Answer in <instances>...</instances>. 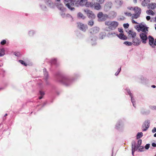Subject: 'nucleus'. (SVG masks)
Returning <instances> with one entry per match:
<instances>
[{
	"label": "nucleus",
	"instance_id": "39",
	"mask_svg": "<svg viewBox=\"0 0 156 156\" xmlns=\"http://www.w3.org/2000/svg\"><path fill=\"white\" fill-rule=\"evenodd\" d=\"M124 14L126 16H132V14L130 12H124Z\"/></svg>",
	"mask_w": 156,
	"mask_h": 156
},
{
	"label": "nucleus",
	"instance_id": "14",
	"mask_svg": "<svg viewBox=\"0 0 156 156\" xmlns=\"http://www.w3.org/2000/svg\"><path fill=\"white\" fill-rule=\"evenodd\" d=\"M112 6V3L111 2L107 3L105 5L104 8L106 11H108L110 10Z\"/></svg>",
	"mask_w": 156,
	"mask_h": 156
},
{
	"label": "nucleus",
	"instance_id": "3",
	"mask_svg": "<svg viewBox=\"0 0 156 156\" xmlns=\"http://www.w3.org/2000/svg\"><path fill=\"white\" fill-rule=\"evenodd\" d=\"M97 17L100 21H104L108 18V16L106 14H103L101 12H99L97 15Z\"/></svg>",
	"mask_w": 156,
	"mask_h": 156
},
{
	"label": "nucleus",
	"instance_id": "43",
	"mask_svg": "<svg viewBox=\"0 0 156 156\" xmlns=\"http://www.w3.org/2000/svg\"><path fill=\"white\" fill-rule=\"evenodd\" d=\"M129 25L128 23H124L123 24V27L125 28H127L129 27Z\"/></svg>",
	"mask_w": 156,
	"mask_h": 156
},
{
	"label": "nucleus",
	"instance_id": "58",
	"mask_svg": "<svg viewBox=\"0 0 156 156\" xmlns=\"http://www.w3.org/2000/svg\"><path fill=\"white\" fill-rule=\"evenodd\" d=\"M132 23H135V24H137L138 23L136 22L135 21L133 20H132Z\"/></svg>",
	"mask_w": 156,
	"mask_h": 156
},
{
	"label": "nucleus",
	"instance_id": "61",
	"mask_svg": "<svg viewBox=\"0 0 156 156\" xmlns=\"http://www.w3.org/2000/svg\"><path fill=\"white\" fill-rule=\"evenodd\" d=\"M135 150L133 149H132V154L133 155H134V152Z\"/></svg>",
	"mask_w": 156,
	"mask_h": 156
},
{
	"label": "nucleus",
	"instance_id": "17",
	"mask_svg": "<svg viewBox=\"0 0 156 156\" xmlns=\"http://www.w3.org/2000/svg\"><path fill=\"white\" fill-rule=\"evenodd\" d=\"M123 125L121 121L117 123L115 128L117 129H120L123 127Z\"/></svg>",
	"mask_w": 156,
	"mask_h": 156
},
{
	"label": "nucleus",
	"instance_id": "57",
	"mask_svg": "<svg viewBox=\"0 0 156 156\" xmlns=\"http://www.w3.org/2000/svg\"><path fill=\"white\" fill-rule=\"evenodd\" d=\"M127 9L130 10H133V8L132 7H127Z\"/></svg>",
	"mask_w": 156,
	"mask_h": 156
},
{
	"label": "nucleus",
	"instance_id": "4",
	"mask_svg": "<svg viewBox=\"0 0 156 156\" xmlns=\"http://www.w3.org/2000/svg\"><path fill=\"white\" fill-rule=\"evenodd\" d=\"M84 11L88 17L91 19H94L95 16L92 11L88 9H86L84 10Z\"/></svg>",
	"mask_w": 156,
	"mask_h": 156
},
{
	"label": "nucleus",
	"instance_id": "9",
	"mask_svg": "<svg viewBox=\"0 0 156 156\" xmlns=\"http://www.w3.org/2000/svg\"><path fill=\"white\" fill-rule=\"evenodd\" d=\"M138 27H140V31H141L143 33L147 34L148 31V27H145V26L142 24H140Z\"/></svg>",
	"mask_w": 156,
	"mask_h": 156
},
{
	"label": "nucleus",
	"instance_id": "52",
	"mask_svg": "<svg viewBox=\"0 0 156 156\" xmlns=\"http://www.w3.org/2000/svg\"><path fill=\"white\" fill-rule=\"evenodd\" d=\"M138 26H139V25H137L136 27V29L139 32L140 31V27H138Z\"/></svg>",
	"mask_w": 156,
	"mask_h": 156
},
{
	"label": "nucleus",
	"instance_id": "21",
	"mask_svg": "<svg viewBox=\"0 0 156 156\" xmlns=\"http://www.w3.org/2000/svg\"><path fill=\"white\" fill-rule=\"evenodd\" d=\"M93 8L95 9L99 10L101 9V6L99 3L95 2Z\"/></svg>",
	"mask_w": 156,
	"mask_h": 156
},
{
	"label": "nucleus",
	"instance_id": "22",
	"mask_svg": "<svg viewBox=\"0 0 156 156\" xmlns=\"http://www.w3.org/2000/svg\"><path fill=\"white\" fill-rule=\"evenodd\" d=\"M57 8L62 11H63L65 9V8L63 7L62 4H59L57 6Z\"/></svg>",
	"mask_w": 156,
	"mask_h": 156
},
{
	"label": "nucleus",
	"instance_id": "7",
	"mask_svg": "<svg viewBox=\"0 0 156 156\" xmlns=\"http://www.w3.org/2000/svg\"><path fill=\"white\" fill-rule=\"evenodd\" d=\"M61 82L66 85L68 86L70 84L71 80L68 77H64L62 79Z\"/></svg>",
	"mask_w": 156,
	"mask_h": 156
},
{
	"label": "nucleus",
	"instance_id": "64",
	"mask_svg": "<svg viewBox=\"0 0 156 156\" xmlns=\"http://www.w3.org/2000/svg\"><path fill=\"white\" fill-rule=\"evenodd\" d=\"M133 2L135 3H136L137 2V0H133Z\"/></svg>",
	"mask_w": 156,
	"mask_h": 156
},
{
	"label": "nucleus",
	"instance_id": "34",
	"mask_svg": "<svg viewBox=\"0 0 156 156\" xmlns=\"http://www.w3.org/2000/svg\"><path fill=\"white\" fill-rule=\"evenodd\" d=\"M96 40V37H94L93 38V39H91V41L92 42L91 43L92 44V45H94L95 44H96L95 40Z\"/></svg>",
	"mask_w": 156,
	"mask_h": 156
},
{
	"label": "nucleus",
	"instance_id": "16",
	"mask_svg": "<svg viewBox=\"0 0 156 156\" xmlns=\"http://www.w3.org/2000/svg\"><path fill=\"white\" fill-rule=\"evenodd\" d=\"M128 34L129 35H130L133 38H135L136 36V33L132 30H129L128 32Z\"/></svg>",
	"mask_w": 156,
	"mask_h": 156
},
{
	"label": "nucleus",
	"instance_id": "18",
	"mask_svg": "<svg viewBox=\"0 0 156 156\" xmlns=\"http://www.w3.org/2000/svg\"><path fill=\"white\" fill-rule=\"evenodd\" d=\"M95 2H87L86 4V6L88 7H90L91 8H93Z\"/></svg>",
	"mask_w": 156,
	"mask_h": 156
},
{
	"label": "nucleus",
	"instance_id": "60",
	"mask_svg": "<svg viewBox=\"0 0 156 156\" xmlns=\"http://www.w3.org/2000/svg\"><path fill=\"white\" fill-rule=\"evenodd\" d=\"M66 16L68 17H71L72 18V16L69 14H67L66 15Z\"/></svg>",
	"mask_w": 156,
	"mask_h": 156
},
{
	"label": "nucleus",
	"instance_id": "20",
	"mask_svg": "<svg viewBox=\"0 0 156 156\" xmlns=\"http://www.w3.org/2000/svg\"><path fill=\"white\" fill-rule=\"evenodd\" d=\"M133 10L134 11L135 13H139V14L141 13V9L140 8L138 7H135L133 8Z\"/></svg>",
	"mask_w": 156,
	"mask_h": 156
},
{
	"label": "nucleus",
	"instance_id": "35",
	"mask_svg": "<svg viewBox=\"0 0 156 156\" xmlns=\"http://www.w3.org/2000/svg\"><path fill=\"white\" fill-rule=\"evenodd\" d=\"M75 1V0H68V1H66V0H65V3L66 5V4H68L69 3H73V2Z\"/></svg>",
	"mask_w": 156,
	"mask_h": 156
},
{
	"label": "nucleus",
	"instance_id": "13",
	"mask_svg": "<svg viewBox=\"0 0 156 156\" xmlns=\"http://www.w3.org/2000/svg\"><path fill=\"white\" fill-rule=\"evenodd\" d=\"M99 31V28L95 27L91 29L90 30V33L92 34L97 33Z\"/></svg>",
	"mask_w": 156,
	"mask_h": 156
},
{
	"label": "nucleus",
	"instance_id": "37",
	"mask_svg": "<svg viewBox=\"0 0 156 156\" xmlns=\"http://www.w3.org/2000/svg\"><path fill=\"white\" fill-rule=\"evenodd\" d=\"M40 6L41 8L43 10H46V7L43 4H41L40 5Z\"/></svg>",
	"mask_w": 156,
	"mask_h": 156
},
{
	"label": "nucleus",
	"instance_id": "55",
	"mask_svg": "<svg viewBox=\"0 0 156 156\" xmlns=\"http://www.w3.org/2000/svg\"><path fill=\"white\" fill-rule=\"evenodd\" d=\"M121 68H120L119 69V72H117L115 74V76H117L118 74L120 72V71H121Z\"/></svg>",
	"mask_w": 156,
	"mask_h": 156
},
{
	"label": "nucleus",
	"instance_id": "5",
	"mask_svg": "<svg viewBox=\"0 0 156 156\" xmlns=\"http://www.w3.org/2000/svg\"><path fill=\"white\" fill-rule=\"evenodd\" d=\"M150 122L149 120H146L144 122L142 126V130L143 131H146L150 126Z\"/></svg>",
	"mask_w": 156,
	"mask_h": 156
},
{
	"label": "nucleus",
	"instance_id": "62",
	"mask_svg": "<svg viewBox=\"0 0 156 156\" xmlns=\"http://www.w3.org/2000/svg\"><path fill=\"white\" fill-rule=\"evenodd\" d=\"M112 13L114 14L115 15V16H116V13L115 12H112Z\"/></svg>",
	"mask_w": 156,
	"mask_h": 156
},
{
	"label": "nucleus",
	"instance_id": "47",
	"mask_svg": "<svg viewBox=\"0 0 156 156\" xmlns=\"http://www.w3.org/2000/svg\"><path fill=\"white\" fill-rule=\"evenodd\" d=\"M60 14L63 18L65 17L66 16L65 14L63 13V11H62V12L60 13Z\"/></svg>",
	"mask_w": 156,
	"mask_h": 156
},
{
	"label": "nucleus",
	"instance_id": "11",
	"mask_svg": "<svg viewBox=\"0 0 156 156\" xmlns=\"http://www.w3.org/2000/svg\"><path fill=\"white\" fill-rule=\"evenodd\" d=\"M149 40V44L150 45L152 48H154V39L151 36H149L148 37Z\"/></svg>",
	"mask_w": 156,
	"mask_h": 156
},
{
	"label": "nucleus",
	"instance_id": "6",
	"mask_svg": "<svg viewBox=\"0 0 156 156\" xmlns=\"http://www.w3.org/2000/svg\"><path fill=\"white\" fill-rule=\"evenodd\" d=\"M147 34L140 33V36L141 40V41L144 44L146 43V41L147 40L148 37L147 35Z\"/></svg>",
	"mask_w": 156,
	"mask_h": 156
},
{
	"label": "nucleus",
	"instance_id": "45",
	"mask_svg": "<svg viewBox=\"0 0 156 156\" xmlns=\"http://www.w3.org/2000/svg\"><path fill=\"white\" fill-rule=\"evenodd\" d=\"M142 143V140H138L137 142V144L138 145V146H140V144H141Z\"/></svg>",
	"mask_w": 156,
	"mask_h": 156
},
{
	"label": "nucleus",
	"instance_id": "40",
	"mask_svg": "<svg viewBox=\"0 0 156 156\" xmlns=\"http://www.w3.org/2000/svg\"><path fill=\"white\" fill-rule=\"evenodd\" d=\"M19 62L25 66H27V64L23 61L20 60H19Z\"/></svg>",
	"mask_w": 156,
	"mask_h": 156
},
{
	"label": "nucleus",
	"instance_id": "42",
	"mask_svg": "<svg viewBox=\"0 0 156 156\" xmlns=\"http://www.w3.org/2000/svg\"><path fill=\"white\" fill-rule=\"evenodd\" d=\"M88 24L91 26H92L94 24V22L92 20H90L88 22Z\"/></svg>",
	"mask_w": 156,
	"mask_h": 156
},
{
	"label": "nucleus",
	"instance_id": "8",
	"mask_svg": "<svg viewBox=\"0 0 156 156\" xmlns=\"http://www.w3.org/2000/svg\"><path fill=\"white\" fill-rule=\"evenodd\" d=\"M78 27L81 30L85 31L87 29V26L81 23H77Z\"/></svg>",
	"mask_w": 156,
	"mask_h": 156
},
{
	"label": "nucleus",
	"instance_id": "59",
	"mask_svg": "<svg viewBox=\"0 0 156 156\" xmlns=\"http://www.w3.org/2000/svg\"><path fill=\"white\" fill-rule=\"evenodd\" d=\"M156 46V38L154 40V48Z\"/></svg>",
	"mask_w": 156,
	"mask_h": 156
},
{
	"label": "nucleus",
	"instance_id": "30",
	"mask_svg": "<svg viewBox=\"0 0 156 156\" xmlns=\"http://www.w3.org/2000/svg\"><path fill=\"white\" fill-rule=\"evenodd\" d=\"M5 54V50L4 48L0 49V57L4 55Z\"/></svg>",
	"mask_w": 156,
	"mask_h": 156
},
{
	"label": "nucleus",
	"instance_id": "15",
	"mask_svg": "<svg viewBox=\"0 0 156 156\" xmlns=\"http://www.w3.org/2000/svg\"><path fill=\"white\" fill-rule=\"evenodd\" d=\"M147 7L148 9H154L156 7V3H150L147 5Z\"/></svg>",
	"mask_w": 156,
	"mask_h": 156
},
{
	"label": "nucleus",
	"instance_id": "36",
	"mask_svg": "<svg viewBox=\"0 0 156 156\" xmlns=\"http://www.w3.org/2000/svg\"><path fill=\"white\" fill-rule=\"evenodd\" d=\"M124 44L127 46H131L133 44L131 42L128 41H125L124 42Z\"/></svg>",
	"mask_w": 156,
	"mask_h": 156
},
{
	"label": "nucleus",
	"instance_id": "41",
	"mask_svg": "<svg viewBox=\"0 0 156 156\" xmlns=\"http://www.w3.org/2000/svg\"><path fill=\"white\" fill-rule=\"evenodd\" d=\"M34 32L33 30H31L29 32V34L30 36H32L33 35Z\"/></svg>",
	"mask_w": 156,
	"mask_h": 156
},
{
	"label": "nucleus",
	"instance_id": "48",
	"mask_svg": "<svg viewBox=\"0 0 156 156\" xmlns=\"http://www.w3.org/2000/svg\"><path fill=\"white\" fill-rule=\"evenodd\" d=\"M150 147V144H147L145 146V148L146 149H148Z\"/></svg>",
	"mask_w": 156,
	"mask_h": 156
},
{
	"label": "nucleus",
	"instance_id": "19",
	"mask_svg": "<svg viewBox=\"0 0 156 156\" xmlns=\"http://www.w3.org/2000/svg\"><path fill=\"white\" fill-rule=\"evenodd\" d=\"M116 36L122 40H126L127 39V37L122 33H120L119 34H116Z\"/></svg>",
	"mask_w": 156,
	"mask_h": 156
},
{
	"label": "nucleus",
	"instance_id": "49",
	"mask_svg": "<svg viewBox=\"0 0 156 156\" xmlns=\"http://www.w3.org/2000/svg\"><path fill=\"white\" fill-rule=\"evenodd\" d=\"M152 132L153 133H154L156 132V127H154L152 130Z\"/></svg>",
	"mask_w": 156,
	"mask_h": 156
},
{
	"label": "nucleus",
	"instance_id": "27",
	"mask_svg": "<svg viewBox=\"0 0 156 156\" xmlns=\"http://www.w3.org/2000/svg\"><path fill=\"white\" fill-rule=\"evenodd\" d=\"M140 14H139V13L133 14L132 15V18L133 19H136L140 17Z\"/></svg>",
	"mask_w": 156,
	"mask_h": 156
},
{
	"label": "nucleus",
	"instance_id": "29",
	"mask_svg": "<svg viewBox=\"0 0 156 156\" xmlns=\"http://www.w3.org/2000/svg\"><path fill=\"white\" fill-rule=\"evenodd\" d=\"M139 146H138L137 144L136 145V143H134V144H132V149H133L135 150H136L138 148H139Z\"/></svg>",
	"mask_w": 156,
	"mask_h": 156
},
{
	"label": "nucleus",
	"instance_id": "38",
	"mask_svg": "<svg viewBox=\"0 0 156 156\" xmlns=\"http://www.w3.org/2000/svg\"><path fill=\"white\" fill-rule=\"evenodd\" d=\"M149 108L152 110H156V106L155 105H150Z\"/></svg>",
	"mask_w": 156,
	"mask_h": 156
},
{
	"label": "nucleus",
	"instance_id": "53",
	"mask_svg": "<svg viewBox=\"0 0 156 156\" xmlns=\"http://www.w3.org/2000/svg\"><path fill=\"white\" fill-rule=\"evenodd\" d=\"M119 32H120L121 33H123V29H122L119 28Z\"/></svg>",
	"mask_w": 156,
	"mask_h": 156
},
{
	"label": "nucleus",
	"instance_id": "10",
	"mask_svg": "<svg viewBox=\"0 0 156 156\" xmlns=\"http://www.w3.org/2000/svg\"><path fill=\"white\" fill-rule=\"evenodd\" d=\"M132 44L135 46H138L141 43V41L139 38H133Z\"/></svg>",
	"mask_w": 156,
	"mask_h": 156
},
{
	"label": "nucleus",
	"instance_id": "44",
	"mask_svg": "<svg viewBox=\"0 0 156 156\" xmlns=\"http://www.w3.org/2000/svg\"><path fill=\"white\" fill-rule=\"evenodd\" d=\"M6 43V41L5 40H3L1 42L0 44L2 45H4Z\"/></svg>",
	"mask_w": 156,
	"mask_h": 156
},
{
	"label": "nucleus",
	"instance_id": "1",
	"mask_svg": "<svg viewBox=\"0 0 156 156\" xmlns=\"http://www.w3.org/2000/svg\"><path fill=\"white\" fill-rule=\"evenodd\" d=\"M80 0H75V1L73 2V3L66 4V6L71 11H74L75 8L73 7L74 6L78 7L79 6H82L84 5L86 6V4L87 3V0H81L79 2Z\"/></svg>",
	"mask_w": 156,
	"mask_h": 156
},
{
	"label": "nucleus",
	"instance_id": "32",
	"mask_svg": "<svg viewBox=\"0 0 156 156\" xmlns=\"http://www.w3.org/2000/svg\"><path fill=\"white\" fill-rule=\"evenodd\" d=\"M143 135V133L142 132L138 133H137L136 137L137 139H139L141 138Z\"/></svg>",
	"mask_w": 156,
	"mask_h": 156
},
{
	"label": "nucleus",
	"instance_id": "12",
	"mask_svg": "<svg viewBox=\"0 0 156 156\" xmlns=\"http://www.w3.org/2000/svg\"><path fill=\"white\" fill-rule=\"evenodd\" d=\"M126 90L127 92L128 93V94L130 95V97H131V102L132 103L133 106L134 107H135V102L134 100V98H133V97L132 96V94L131 93L129 89L128 88H126Z\"/></svg>",
	"mask_w": 156,
	"mask_h": 156
},
{
	"label": "nucleus",
	"instance_id": "46",
	"mask_svg": "<svg viewBox=\"0 0 156 156\" xmlns=\"http://www.w3.org/2000/svg\"><path fill=\"white\" fill-rule=\"evenodd\" d=\"M144 148V147L142 146H140L139 148V150L140 151H143Z\"/></svg>",
	"mask_w": 156,
	"mask_h": 156
},
{
	"label": "nucleus",
	"instance_id": "54",
	"mask_svg": "<svg viewBox=\"0 0 156 156\" xmlns=\"http://www.w3.org/2000/svg\"><path fill=\"white\" fill-rule=\"evenodd\" d=\"M146 19L148 21L151 19V17L149 16H147L146 17Z\"/></svg>",
	"mask_w": 156,
	"mask_h": 156
},
{
	"label": "nucleus",
	"instance_id": "31",
	"mask_svg": "<svg viewBox=\"0 0 156 156\" xmlns=\"http://www.w3.org/2000/svg\"><path fill=\"white\" fill-rule=\"evenodd\" d=\"M146 13L147 14L151 16H154L155 15L154 12L151 10H147L146 11Z\"/></svg>",
	"mask_w": 156,
	"mask_h": 156
},
{
	"label": "nucleus",
	"instance_id": "56",
	"mask_svg": "<svg viewBox=\"0 0 156 156\" xmlns=\"http://www.w3.org/2000/svg\"><path fill=\"white\" fill-rule=\"evenodd\" d=\"M152 145L153 147H156V144L154 143H153L152 144Z\"/></svg>",
	"mask_w": 156,
	"mask_h": 156
},
{
	"label": "nucleus",
	"instance_id": "51",
	"mask_svg": "<svg viewBox=\"0 0 156 156\" xmlns=\"http://www.w3.org/2000/svg\"><path fill=\"white\" fill-rule=\"evenodd\" d=\"M56 60L55 59H54L51 60V62L53 64H55Z\"/></svg>",
	"mask_w": 156,
	"mask_h": 156
},
{
	"label": "nucleus",
	"instance_id": "50",
	"mask_svg": "<svg viewBox=\"0 0 156 156\" xmlns=\"http://www.w3.org/2000/svg\"><path fill=\"white\" fill-rule=\"evenodd\" d=\"M40 94L42 96H44V92L42 91H40Z\"/></svg>",
	"mask_w": 156,
	"mask_h": 156
},
{
	"label": "nucleus",
	"instance_id": "63",
	"mask_svg": "<svg viewBox=\"0 0 156 156\" xmlns=\"http://www.w3.org/2000/svg\"><path fill=\"white\" fill-rule=\"evenodd\" d=\"M151 87L153 88H155L156 87V86L154 85H153L151 86Z\"/></svg>",
	"mask_w": 156,
	"mask_h": 156
},
{
	"label": "nucleus",
	"instance_id": "2",
	"mask_svg": "<svg viewBox=\"0 0 156 156\" xmlns=\"http://www.w3.org/2000/svg\"><path fill=\"white\" fill-rule=\"evenodd\" d=\"M105 25L108 27V28L110 30H115L118 26L119 23L116 21H106L105 23Z\"/></svg>",
	"mask_w": 156,
	"mask_h": 156
},
{
	"label": "nucleus",
	"instance_id": "23",
	"mask_svg": "<svg viewBox=\"0 0 156 156\" xmlns=\"http://www.w3.org/2000/svg\"><path fill=\"white\" fill-rule=\"evenodd\" d=\"M45 2L47 5L50 7L53 4V3L51 0H45Z\"/></svg>",
	"mask_w": 156,
	"mask_h": 156
},
{
	"label": "nucleus",
	"instance_id": "24",
	"mask_svg": "<svg viewBox=\"0 0 156 156\" xmlns=\"http://www.w3.org/2000/svg\"><path fill=\"white\" fill-rule=\"evenodd\" d=\"M77 17L78 18L84 19L85 18V17L81 12H79L77 14Z\"/></svg>",
	"mask_w": 156,
	"mask_h": 156
},
{
	"label": "nucleus",
	"instance_id": "26",
	"mask_svg": "<svg viewBox=\"0 0 156 156\" xmlns=\"http://www.w3.org/2000/svg\"><path fill=\"white\" fill-rule=\"evenodd\" d=\"M116 34L114 32H112V33H109L108 34V37H114L116 36Z\"/></svg>",
	"mask_w": 156,
	"mask_h": 156
},
{
	"label": "nucleus",
	"instance_id": "25",
	"mask_svg": "<svg viewBox=\"0 0 156 156\" xmlns=\"http://www.w3.org/2000/svg\"><path fill=\"white\" fill-rule=\"evenodd\" d=\"M150 0H144L142 3V5L144 6L147 5V4L150 2Z\"/></svg>",
	"mask_w": 156,
	"mask_h": 156
},
{
	"label": "nucleus",
	"instance_id": "28",
	"mask_svg": "<svg viewBox=\"0 0 156 156\" xmlns=\"http://www.w3.org/2000/svg\"><path fill=\"white\" fill-rule=\"evenodd\" d=\"M44 77L45 79H48V74L46 70L45 69H44L43 70Z\"/></svg>",
	"mask_w": 156,
	"mask_h": 156
},
{
	"label": "nucleus",
	"instance_id": "33",
	"mask_svg": "<svg viewBox=\"0 0 156 156\" xmlns=\"http://www.w3.org/2000/svg\"><path fill=\"white\" fill-rule=\"evenodd\" d=\"M117 5H118L119 6H121L123 3V2L120 0H117L115 1Z\"/></svg>",
	"mask_w": 156,
	"mask_h": 156
}]
</instances>
